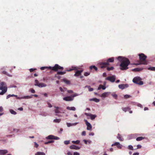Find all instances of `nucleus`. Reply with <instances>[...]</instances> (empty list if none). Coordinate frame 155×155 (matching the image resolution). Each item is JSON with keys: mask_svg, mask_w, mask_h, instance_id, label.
I'll list each match as a JSON object with an SVG mask.
<instances>
[{"mask_svg": "<svg viewBox=\"0 0 155 155\" xmlns=\"http://www.w3.org/2000/svg\"><path fill=\"white\" fill-rule=\"evenodd\" d=\"M145 138V137H137L136 140L137 141H139L142 140H143Z\"/></svg>", "mask_w": 155, "mask_h": 155, "instance_id": "a878e982", "label": "nucleus"}, {"mask_svg": "<svg viewBox=\"0 0 155 155\" xmlns=\"http://www.w3.org/2000/svg\"><path fill=\"white\" fill-rule=\"evenodd\" d=\"M5 89H6L7 91V87L6 86H5L4 87H3L0 85V90H2H2Z\"/></svg>", "mask_w": 155, "mask_h": 155, "instance_id": "c756f323", "label": "nucleus"}, {"mask_svg": "<svg viewBox=\"0 0 155 155\" xmlns=\"http://www.w3.org/2000/svg\"><path fill=\"white\" fill-rule=\"evenodd\" d=\"M85 115L87 116H89L90 117V118L92 120H94L96 117V115H93L90 113H85Z\"/></svg>", "mask_w": 155, "mask_h": 155, "instance_id": "1a4fd4ad", "label": "nucleus"}, {"mask_svg": "<svg viewBox=\"0 0 155 155\" xmlns=\"http://www.w3.org/2000/svg\"><path fill=\"white\" fill-rule=\"evenodd\" d=\"M46 138L48 139H50V140H52V139H54V140H58L59 139V138L53 135H50L47 137H46Z\"/></svg>", "mask_w": 155, "mask_h": 155, "instance_id": "0eeeda50", "label": "nucleus"}, {"mask_svg": "<svg viewBox=\"0 0 155 155\" xmlns=\"http://www.w3.org/2000/svg\"><path fill=\"white\" fill-rule=\"evenodd\" d=\"M87 87L89 91H91L93 90V89L90 86H87Z\"/></svg>", "mask_w": 155, "mask_h": 155, "instance_id": "c03bdc74", "label": "nucleus"}, {"mask_svg": "<svg viewBox=\"0 0 155 155\" xmlns=\"http://www.w3.org/2000/svg\"><path fill=\"white\" fill-rule=\"evenodd\" d=\"M46 86V84L44 83H39L38 84V86L39 87H45Z\"/></svg>", "mask_w": 155, "mask_h": 155, "instance_id": "4be33fe9", "label": "nucleus"}, {"mask_svg": "<svg viewBox=\"0 0 155 155\" xmlns=\"http://www.w3.org/2000/svg\"><path fill=\"white\" fill-rule=\"evenodd\" d=\"M29 91L32 93H35V90L32 88H31L29 89Z\"/></svg>", "mask_w": 155, "mask_h": 155, "instance_id": "37998d69", "label": "nucleus"}, {"mask_svg": "<svg viewBox=\"0 0 155 155\" xmlns=\"http://www.w3.org/2000/svg\"><path fill=\"white\" fill-rule=\"evenodd\" d=\"M77 69V68L76 67H74L72 69H67L66 71H70L73 70H76Z\"/></svg>", "mask_w": 155, "mask_h": 155, "instance_id": "c9c22d12", "label": "nucleus"}, {"mask_svg": "<svg viewBox=\"0 0 155 155\" xmlns=\"http://www.w3.org/2000/svg\"><path fill=\"white\" fill-rule=\"evenodd\" d=\"M45 69H48L51 70L55 71H57L58 70H63L64 68L63 67H61L58 64H56L54 66L52 67H42L40 68L41 70H44Z\"/></svg>", "mask_w": 155, "mask_h": 155, "instance_id": "f03ea898", "label": "nucleus"}, {"mask_svg": "<svg viewBox=\"0 0 155 155\" xmlns=\"http://www.w3.org/2000/svg\"><path fill=\"white\" fill-rule=\"evenodd\" d=\"M66 109L69 110H72L73 111H75L76 110V108L74 107H66Z\"/></svg>", "mask_w": 155, "mask_h": 155, "instance_id": "a211bd4d", "label": "nucleus"}, {"mask_svg": "<svg viewBox=\"0 0 155 155\" xmlns=\"http://www.w3.org/2000/svg\"><path fill=\"white\" fill-rule=\"evenodd\" d=\"M3 111V108L2 107H0V111L2 112Z\"/></svg>", "mask_w": 155, "mask_h": 155, "instance_id": "0e129e2a", "label": "nucleus"}, {"mask_svg": "<svg viewBox=\"0 0 155 155\" xmlns=\"http://www.w3.org/2000/svg\"><path fill=\"white\" fill-rule=\"evenodd\" d=\"M112 96L115 98V99H117V96L116 94H112Z\"/></svg>", "mask_w": 155, "mask_h": 155, "instance_id": "a19ab883", "label": "nucleus"}, {"mask_svg": "<svg viewBox=\"0 0 155 155\" xmlns=\"http://www.w3.org/2000/svg\"><path fill=\"white\" fill-rule=\"evenodd\" d=\"M17 96L16 95H15L14 94H12V95H11V94H9L8 95L7 97H6V99H8L9 98H10V97H17Z\"/></svg>", "mask_w": 155, "mask_h": 155, "instance_id": "cd10ccee", "label": "nucleus"}, {"mask_svg": "<svg viewBox=\"0 0 155 155\" xmlns=\"http://www.w3.org/2000/svg\"><path fill=\"white\" fill-rule=\"evenodd\" d=\"M122 109L124 111L126 112L127 111L130 110V108L129 107H122Z\"/></svg>", "mask_w": 155, "mask_h": 155, "instance_id": "aec40b11", "label": "nucleus"}, {"mask_svg": "<svg viewBox=\"0 0 155 155\" xmlns=\"http://www.w3.org/2000/svg\"><path fill=\"white\" fill-rule=\"evenodd\" d=\"M89 101H94L95 102H98L100 100L99 99H97L96 98H91L90 99H89Z\"/></svg>", "mask_w": 155, "mask_h": 155, "instance_id": "6ab92c4d", "label": "nucleus"}, {"mask_svg": "<svg viewBox=\"0 0 155 155\" xmlns=\"http://www.w3.org/2000/svg\"><path fill=\"white\" fill-rule=\"evenodd\" d=\"M86 125L87 126V129L88 130H91L92 128V126L91 124L85 119L84 120Z\"/></svg>", "mask_w": 155, "mask_h": 155, "instance_id": "423d86ee", "label": "nucleus"}, {"mask_svg": "<svg viewBox=\"0 0 155 155\" xmlns=\"http://www.w3.org/2000/svg\"><path fill=\"white\" fill-rule=\"evenodd\" d=\"M35 147L37 148L38 147V145L35 142H34Z\"/></svg>", "mask_w": 155, "mask_h": 155, "instance_id": "3c124183", "label": "nucleus"}, {"mask_svg": "<svg viewBox=\"0 0 155 155\" xmlns=\"http://www.w3.org/2000/svg\"><path fill=\"white\" fill-rule=\"evenodd\" d=\"M55 112L56 113H59L60 112L58 110V109H55L54 110Z\"/></svg>", "mask_w": 155, "mask_h": 155, "instance_id": "5fc2aeb1", "label": "nucleus"}, {"mask_svg": "<svg viewBox=\"0 0 155 155\" xmlns=\"http://www.w3.org/2000/svg\"><path fill=\"white\" fill-rule=\"evenodd\" d=\"M7 92V90L6 89L2 90L1 92H0V95H3L5 93Z\"/></svg>", "mask_w": 155, "mask_h": 155, "instance_id": "7c9ffc66", "label": "nucleus"}, {"mask_svg": "<svg viewBox=\"0 0 155 155\" xmlns=\"http://www.w3.org/2000/svg\"><path fill=\"white\" fill-rule=\"evenodd\" d=\"M137 149H140V148H141V146L140 145H138L137 146Z\"/></svg>", "mask_w": 155, "mask_h": 155, "instance_id": "13d9d810", "label": "nucleus"}, {"mask_svg": "<svg viewBox=\"0 0 155 155\" xmlns=\"http://www.w3.org/2000/svg\"><path fill=\"white\" fill-rule=\"evenodd\" d=\"M83 70H77L75 72V73L74 75V76L77 77V76H78L80 75L81 74V73L83 72Z\"/></svg>", "mask_w": 155, "mask_h": 155, "instance_id": "ddd939ff", "label": "nucleus"}, {"mask_svg": "<svg viewBox=\"0 0 155 155\" xmlns=\"http://www.w3.org/2000/svg\"><path fill=\"white\" fill-rule=\"evenodd\" d=\"M89 69L91 70L93 69L94 70H95L96 71H97V67H96L94 65H92V66H90L89 67Z\"/></svg>", "mask_w": 155, "mask_h": 155, "instance_id": "412c9836", "label": "nucleus"}, {"mask_svg": "<svg viewBox=\"0 0 155 155\" xmlns=\"http://www.w3.org/2000/svg\"><path fill=\"white\" fill-rule=\"evenodd\" d=\"M54 140H50V141H48V142H45V144H48L49 143H53L54 142Z\"/></svg>", "mask_w": 155, "mask_h": 155, "instance_id": "ea45409f", "label": "nucleus"}, {"mask_svg": "<svg viewBox=\"0 0 155 155\" xmlns=\"http://www.w3.org/2000/svg\"><path fill=\"white\" fill-rule=\"evenodd\" d=\"M10 113L12 114L15 115L16 114V112L13 110L11 109L10 110Z\"/></svg>", "mask_w": 155, "mask_h": 155, "instance_id": "e433bc0d", "label": "nucleus"}, {"mask_svg": "<svg viewBox=\"0 0 155 155\" xmlns=\"http://www.w3.org/2000/svg\"><path fill=\"white\" fill-rule=\"evenodd\" d=\"M128 87V85L127 84H119L118 85V87L119 88L121 89L122 90H123L125 88L127 87Z\"/></svg>", "mask_w": 155, "mask_h": 155, "instance_id": "9d476101", "label": "nucleus"}, {"mask_svg": "<svg viewBox=\"0 0 155 155\" xmlns=\"http://www.w3.org/2000/svg\"><path fill=\"white\" fill-rule=\"evenodd\" d=\"M114 61V58L111 57L107 59L106 62H102L101 63V68H104L107 67L109 65V62H113Z\"/></svg>", "mask_w": 155, "mask_h": 155, "instance_id": "20e7f679", "label": "nucleus"}, {"mask_svg": "<svg viewBox=\"0 0 155 155\" xmlns=\"http://www.w3.org/2000/svg\"><path fill=\"white\" fill-rule=\"evenodd\" d=\"M67 126L68 127H70L72 126V124H71V123H67Z\"/></svg>", "mask_w": 155, "mask_h": 155, "instance_id": "603ef678", "label": "nucleus"}, {"mask_svg": "<svg viewBox=\"0 0 155 155\" xmlns=\"http://www.w3.org/2000/svg\"><path fill=\"white\" fill-rule=\"evenodd\" d=\"M65 144L67 145L70 143V141L69 140H66L64 142Z\"/></svg>", "mask_w": 155, "mask_h": 155, "instance_id": "09e8293b", "label": "nucleus"}, {"mask_svg": "<svg viewBox=\"0 0 155 155\" xmlns=\"http://www.w3.org/2000/svg\"><path fill=\"white\" fill-rule=\"evenodd\" d=\"M73 98L72 97L68 96L64 97L63 98V100L66 101H69L73 100Z\"/></svg>", "mask_w": 155, "mask_h": 155, "instance_id": "f8f14e48", "label": "nucleus"}, {"mask_svg": "<svg viewBox=\"0 0 155 155\" xmlns=\"http://www.w3.org/2000/svg\"><path fill=\"white\" fill-rule=\"evenodd\" d=\"M5 84V83L3 82H2L0 83V86L4 87V86Z\"/></svg>", "mask_w": 155, "mask_h": 155, "instance_id": "8fccbe9b", "label": "nucleus"}, {"mask_svg": "<svg viewBox=\"0 0 155 155\" xmlns=\"http://www.w3.org/2000/svg\"><path fill=\"white\" fill-rule=\"evenodd\" d=\"M86 135V132L85 131H83L82 133V135L83 136H85Z\"/></svg>", "mask_w": 155, "mask_h": 155, "instance_id": "6e6d98bb", "label": "nucleus"}, {"mask_svg": "<svg viewBox=\"0 0 155 155\" xmlns=\"http://www.w3.org/2000/svg\"><path fill=\"white\" fill-rule=\"evenodd\" d=\"M117 138L120 141H122L124 140V138H122L121 135L119 134H118Z\"/></svg>", "mask_w": 155, "mask_h": 155, "instance_id": "f3484780", "label": "nucleus"}, {"mask_svg": "<svg viewBox=\"0 0 155 155\" xmlns=\"http://www.w3.org/2000/svg\"><path fill=\"white\" fill-rule=\"evenodd\" d=\"M63 81L64 83L67 84H71L70 81L66 79H63Z\"/></svg>", "mask_w": 155, "mask_h": 155, "instance_id": "393cba45", "label": "nucleus"}, {"mask_svg": "<svg viewBox=\"0 0 155 155\" xmlns=\"http://www.w3.org/2000/svg\"><path fill=\"white\" fill-rule=\"evenodd\" d=\"M35 155H45V154L43 152H38L35 154Z\"/></svg>", "mask_w": 155, "mask_h": 155, "instance_id": "bb28decb", "label": "nucleus"}, {"mask_svg": "<svg viewBox=\"0 0 155 155\" xmlns=\"http://www.w3.org/2000/svg\"><path fill=\"white\" fill-rule=\"evenodd\" d=\"M114 68L113 67H107V70L108 71H110L113 70Z\"/></svg>", "mask_w": 155, "mask_h": 155, "instance_id": "f704fd0d", "label": "nucleus"}, {"mask_svg": "<svg viewBox=\"0 0 155 155\" xmlns=\"http://www.w3.org/2000/svg\"><path fill=\"white\" fill-rule=\"evenodd\" d=\"M117 59L121 63L120 65V70H124L128 68V66L130 64V62L128 58L119 56Z\"/></svg>", "mask_w": 155, "mask_h": 155, "instance_id": "f257e3e1", "label": "nucleus"}, {"mask_svg": "<svg viewBox=\"0 0 155 155\" xmlns=\"http://www.w3.org/2000/svg\"><path fill=\"white\" fill-rule=\"evenodd\" d=\"M101 88H102L103 90H104L106 88V87L104 86H103L102 85H100L98 88L97 89L98 90H100Z\"/></svg>", "mask_w": 155, "mask_h": 155, "instance_id": "5701e85b", "label": "nucleus"}, {"mask_svg": "<svg viewBox=\"0 0 155 155\" xmlns=\"http://www.w3.org/2000/svg\"><path fill=\"white\" fill-rule=\"evenodd\" d=\"M2 74H6L8 76H10L9 75V74H8V73L6 71H2Z\"/></svg>", "mask_w": 155, "mask_h": 155, "instance_id": "a18cd8bd", "label": "nucleus"}, {"mask_svg": "<svg viewBox=\"0 0 155 155\" xmlns=\"http://www.w3.org/2000/svg\"><path fill=\"white\" fill-rule=\"evenodd\" d=\"M114 146H117V147L119 149H121L122 147V145L120 144L119 142H115L114 144H112L111 145L112 147Z\"/></svg>", "mask_w": 155, "mask_h": 155, "instance_id": "9b49d317", "label": "nucleus"}, {"mask_svg": "<svg viewBox=\"0 0 155 155\" xmlns=\"http://www.w3.org/2000/svg\"><path fill=\"white\" fill-rule=\"evenodd\" d=\"M80 141L79 140H77L76 141H72V143L74 144H78L79 143Z\"/></svg>", "mask_w": 155, "mask_h": 155, "instance_id": "473e14b6", "label": "nucleus"}, {"mask_svg": "<svg viewBox=\"0 0 155 155\" xmlns=\"http://www.w3.org/2000/svg\"><path fill=\"white\" fill-rule=\"evenodd\" d=\"M70 148L71 149L78 150L80 148L79 147L74 145H72L70 147Z\"/></svg>", "mask_w": 155, "mask_h": 155, "instance_id": "4468645a", "label": "nucleus"}, {"mask_svg": "<svg viewBox=\"0 0 155 155\" xmlns=\"http://www.w3.org/2000/svg\"><path fill=\"white\" fill-rule=\"evenodd\" d=\"M139 153L138 152L135 153H133V155H139Z\"/></svg>", "mask_w": 155, "mask_h": 155, "instance_id": "052dcab7", "label": "nucleus"}, {"mask_svg": "<svg viewBox=\"0 0 155 155\" xmlns=\"http://www.w3.org/2000/svg\"><path fill=\"white\" fill-rule=\"evenodd\" d=\"M32 98V96H25L23 97V98L25 99H30Z\"/></svg>", "mask_w": 155, "mask_h": 155, "instance_id": "58836bf2", "label": "nucleus"}, {"mask_svg": "<svg viewBox=\"0 0 155 155\" xmlns=\"http://www.w3.org/2000/svg\"><path fill=\"white\" fill-rule=\"evenodd\" d=\"M143 70V68H136L133 70V71H139Z\"/></svg>", "mask_w": 155, "mask_h": 155, "instance_id": "b1692460", "label": "nucleus"}, {"mask_svg": "<svg viewBox=\"0 0 155 155\" xmlns=\"http://www.w3.org/2000/svg\"><path fill=\"white\" fill-rule=\"evenodd\" d=\"M8 152V151L6 150H0V154H4L7 153Z\"/></svg>", "mask_w": 155, "mask_h": 155, "instance_id": "2eb2a0df", "label": "nucleus"}, {"mask_svg": "<svg viewBox=\"0 0 155 155\" xmlns=\"http://www.w3.org/2000/svg\"><path fill=\"white\" fill-rule=\"evenodd\" d=\"M138 106H139V107H143V106H142V105L140 104H138Z\"/></svg>", "mask_w": 155, "mask_h": 155, "instance_id": "338daca9", "label": "nucleus"}, {"mask_svg": "<svg viewBox=\"0 0 155 155\" xmlns=\"http://www.w3.org/2000/svg\"><path fill=\"white\" fill-rule=\"evenodd\" d=\"M148 69L150 71H155V67H150L148 68Z\"/></svg>", "mask_w": 155, "mask_h": 155, "instance_id": "72a5a7b5", "label": "nucleus"}, {"mask_svg": "<svg viewBox=\"0 0 155 155\" xmlns=\"http://www.w3.org/2000/svg\"><path fill=\"white\" fill-rule=\"evenodd\" d=\"M66 73V71H58L57 72V74L58 75H63Z\"/></svg>", "mask_w": 155, "mask_h": 155, "instance_id": "c85d7f7f", "label": "nucleus"}, {"mask_svg": "<svg viewBox=\"0 0 155 155\" xmlns=\"http://www.w3.org/2000/svg\"><path fill=\"white\" fill-rule=\"evenodd\" d=\"M35 86H38V84L39 83L38 81L37 80H36L35 81Z\"/></svg>", "mask_w": 155, "mask_h": 155, "instance_id": "79ce46f5", "label": "nucleus"}, {"mask_svg": "<svg viewBox=\"0 0 155 155\" xmlns=\"http://www.w3.org/2000/svg\"><path fill=\"white\" fill-rule=\"evenodd\" d=\"M48 107H52L51 104H50V103H49V102H48Z\"/></svg>", "mask_w": 155, "mask_h": 155, "instance_id": "bf43d9fd", "label": "nucleus"}, {"mask_svg": "<svg viewBox=\"0 0 155 155\" xmlns=\"http://www.w3.org/2000/svg\"><path fill=\"white\" fill-rule=\"evenodd\" d=\"M131 97V96L128 94H126L124 95V98L125 99H127Z\"/></svg>", "mask_w": 155, "mask_h": 155, "instance_id": "4c0bfd02", "label": "nucleus"}, {"mask_svg": "<svg viewBox=\"0 0 155 155\" xmlns=\"http://www.w3.org/2000/svg\"><path fill=\"white\" fill-rule=\"evenodd\" d=\"M94 135V134L93 132H91L89 134V135H90V136H91V135L93 136Z\"/></svg>", "mask_w": 155, "mask_h": 155, "instance_id": "680f3d73", "label": "nucleus"}, {"mask_svg": "<svg viewBox=\"0 0 155 155\" xmlns=\"http://www.w3.org/2000/svg\"><path fill=\"white\" fill-rule=\"evenodd\" d=\"M90 74V72H86L84 73V75L85 76H87Z\"/></svg>", "mask_w": 155, "mask_h": 155, "instance_id": "49530a36", "label": "nucleus"}, {"mask_svg": "<svg viewBox=\"0 0 155 155\" xmlns=\"http://www.w3.org/2000/svg\"><path fill=\"white\" fill-rule=\"evenodd\" d=\"M18 110H23V108L22 107H20L18 108Z\"/></svg>", "mask_w": 155, "mask_h": 155, "instance_id": "69168bd1", "label": "nucleus"}, {"mask_svg": "<svg viewBox=\"0 0 155 155\" xmlns=\"http://www.w3.org/2000/svg\"><path fill=\"white\" fill-rule=\"evenodd\" d=\"M35 70H36V69L31 68L29 69V71L30 72H32Z\"/></svg>", "mask_w": 155, "mask_h": 155, "instance_id": "864d4df0", "label": "nucleus"}, {"mask_svg": "<svg viewBox=\"0 0 155 155\" xmlns=\"http://www.w3.org/2000/svg\"><path fill=\"white\" fill-rule=\"evenodd\" d=\"M78 124V123H75L73 124H72V126H75L76 125Z\"/></svg>", "mask_w": 155, "mask_h": 155, "instance_id": "e2e57ef3", "label": "nucleus"}, {"mask_svg": "<svg viewBox=\"0 0 155 155\" xmlns=\"http://www.w3.org/2000/svg\"><path fill=\"white\" fill-rule=\"evenodd\" d=\"M67 154L68 155H72V154L70 152L68 153Z\"/></svg>", "mask_w": 155, "mask_h": 155, "instance_id": "774afa93", "label": "nucleus"}, {"mask_svg": "<svg viewBox=\"0 0 155 155\" xmlns=\"http://www.w3.org/2000/svg\"><path fill=\"white\" fill-rule=\"evenodd\" d=\"M74 155H80V154L79 153L76 152L74 153Z\"/></svg>", "mask_w": 155, "mask_h": 155, "instance_id": "4d7b16f0", "label": "nucleus"}, {"mask_svg": "<svg viewBox=\"0 0 155 155\" xmlns=\"http://www.w3.org/2000/svg\"><path fill=\"white\" fill-rule=\"evenodd\" d=\"M106 79L108 80L111 82H114L115 80V77L114 76H112L111 77H108L106 78Z\"/></svg>", "mask_w": 155, "mask_h": 155, "instance_id": "6e6552de", "label": "nucleus"}, {"mask_svg": "<svg viewBox=\"0 0 155 155\" xmlns=\"http://www.w3.org/2000/svg\"><path fill=\"white\" fill-rule=\"evenodd\" d=\"M139 57L140 64H147V61L146 60L147 57L144 54L141 53L139 54ZM138 64H137L138 65Z\"/></svg>", "mask_w": 155, "mask_h": 155, "instance_id": "7ed1b4c3", "label": "nucleus"}, {"mask_svg": "<svg viewBox=\"0 0 155 155\" xmlns=\"http://www.w3.org/2000/svg\"><path fill=\"white\" fill-rule=\"evenodd\" d=\"M141 78L139 77H136L134 78L133 81L136 84L142 85L143 84V82L141 81Z\"/></svg>", "mask_w": 155, "mask_h": 155, "instance_id": "39448f33", "label": "nucleus"}, {"mask_svg": "<svg viewBox=\"0 0 155 155\" xmlns=\"http://www.w3.org/2000/svg\"><path fill=\"white\" fill-rule=\"evenodd\" d=\"M61 121V120L60 119H54L53 120V122L54 123H59Z\"/></svg>", "mask_w": 155, "mask_h": 155, "instance_id": "2f4dec72", "label": "nucleus"}, {"mask_svg": "<svg viewBox=\"0 0 155 155\" xmlns=\"http://www.w3.org/2000/svg\"><path fill=\"white\" fill-rule=\"evenodd\" d=\"M128 149L131 150H133L134 149L133 146L131 145H129L128 146Z\"/></svg>", "mask_w": 155, "mask_h": 155, "instance_id": "de8ad7c7", "label": "nucleus"}, {"mask_svg": "<svg viewBox=\"0 0 155 155\" xmlns=\"http://www.w3.org/2000/svg\"><path fill=\"white\" fill-rule=\"evenodd\" d=\"M109 94V92H104L101 94V97H107Z\"/></svg>", "mask_w": 155, "mask_h": 155, "instance_id": "dca6fc26", "label": "nucleus"}]
</instances>
